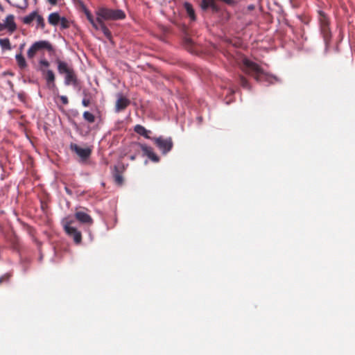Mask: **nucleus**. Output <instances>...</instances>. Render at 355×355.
<instances>
[{
	"instance_id": "f257e3e1",
	"label": "nucleus",
	"mask_w": 355,
	"mask_h": 355,
	"mask_svg": "<svg viewBox=\"0 0 355 355\" xmlns=\"http://www.w3.org/2000/svg\"><path fill=\"white\" fill-rule=\"evenodd\" d=\"M241 68L244 73L252 76L258 83L265 81L272 83L274 79L272 76L265 72L258 64L246 58L243 59Z\"/></svg>"
},
{
	"instance_id": "f03ea898",
	"label": "nucleus",
	"mask_w": 355,
	"mask_h": 355,
	"mask_svg": "<svg viewBox=\"0 0 355 355\" xmlns=\"http://www.w3.org/2000/svg\"><path fill=\"white\" fill-rule=\"evenodd\" d=\"M55 62L58 66V73L61 75H65L64 84L66 85H76L78 84V78L73 67L60 59H57Z\"/></svg>"
},
{
	"instance_id": "7ed1b4c3",
	"label": "nucleus",
	"mask_w": 355,
	"mask_h": 355,
	"mask_svg": "<svg viewBox=\"0 0 355 355\" xmlns=\"http://www.w3.org/2000/svg\"><path fill=\"white\" fill-rule=\"evenodd\" d=\"M318 21L320 34L323 37L326 48H327L331 39V32L329 27L330 21L327 15L322 10L318 11Z\"/></svg>"
},
{
	"instance_id": "20e7f679",
	"label": "nucleus",
	"mask_w": 355,
	"mask_h": 355,
	"mask_svg": "<svg viewBox=\"0 0 355 355\" xmlns=\"http://www.w3.org/2000/svg\"><path fill=\"white\" fill-rule=\"evenodd\" d=\"M96 15L102 20H119L125 18V14L122 10L110 9L105 7L99 8L96 10Z\"/></svg>"
},
{
	"instance_id": "39448f33",
	"label": "nucleus",
	"mask_w": 355,
	"mask_h": 355,
	"mask_svg": "<svg viewBox=\"0 0 355 355\" xmlns=\"http://www.w3.org/2000/svg\"><path fill=\"white\" fill-rule=\"evenodd\" d=\"M44 50H46L50 53L54 52L53 45L46 40H40L34 42L27 51V56L29 59L33 58L35 55Z\"/></svg>"
},
{
	"instance_id": "423d86ee",
	"label": "nucleus",
	"mask_w": 355,
	"mask_h": 355,
	"mask_svg": "<svg viewBox=\"0 0 355 355\" xmlns=\"http://www.w3.org/2000/svg\"><path fill=\"white\" fill-rule=\"evenodd\" d=\"M151 139L164 155L171 151L173 146V142L171 137L164 138L163 137H153Z\"/></svg>"
},
{
	"instance_id": "0eeeda50",
	"label": "nucleus",
	"mask_w": 355,
	"mask_h": 355,
	"mask_svg": "<svg viewBox=\"0 0 355 355\" xmlns=\"http://www.w3.org/2000/svg\"><path fill=\"white\" fill-rule=\"evenodd\" d=\"M64 229L66 233L71 237L73 239V241L76 243H80L82 241V235L81 232L78 231L76 227H73L71 225L73 223L72 220H69V218H66L63 221Z\"/></svg>"
},
{
	"instance_id": "6e6552de",
	"label": "nucleus",
	"mask_w": 355,
	"mask_h": 355,
	"mask_svg": "<svg viewBox=\"0 0 355 355\" xmlns=\"http://www.w3.org/2000/svg\"><path fill=\"white\" fill-rule=\"evenodd\" d=\"M70 149L75 152L82 159L85 160L90 156L92 150L89 148H83L76 144L71 143Z\"/></svg>"
},
{
	"instance_id": "1a4fd4ad",
	"label": "nucleus",
	"mask_w": 355,
	"mask_h": 355,
	"mask_svg": "<svg viewBox=\"0 0 355 355\" xmlns=\"http://www.w3.org/2000/svg\"><path fill=\"white\" fill-rule=\"evenodd\" d=\"M42 74L43 76H44L46 81V85L49 88L51 89L55 87V76L54 72L52 70L42 69Z\"/></svg>"
},
{
	"instance_id": "9d476101",
	"label": "nucleus",
	"mask_w": 355,
	"mask_h": 355,
	"mask_svg": "<svg viewBox=\"0 0 355 355\" xmlns=\"http://www.w3.org/2000/svg\"><path fill=\"white\" fill-rule=\"evenodd\" d=\"M130 104V101L126 97L119 95L115 105V111L116 112L124 110Z\"/></svg>"
},
{
	"instance_id": "9b49d317",
	"label": "nucleus",
	"mask_w": 355,
	"mask_h": 355,
	"mask_svg": "<svg viewBox=\"0 0 355 355\" xmlns=\"http://www.w3.org/2000/svg\"><path fill=\"white\" fill-rule=\"evenodd\" d=\"M139 145L144 155L148 156L149 159L155 162H159V157L153 152V150L151 147L141 144H139Z\"/></svg>"
},
{
	"instance_id": "f8f14e48",
	"label": "nucleus",
	"mask_w": 355,
	"mask_h": 355,
	"mask_svg": "<svg viewBox=\"0 0 355 355\" xmlns=\"http://www.w3.org/2000/svg\"><path fill=\"white\" fill-rule=\"evenodd\" d=\"M76 218L81 223L92 225L93 223L92 218L87 213L83 211H78L75 213Z\"/></svg>"
},
{
	"instance_id": "ddd939ff",
	"label": "nucleus",
	"mask_w": 355,
	"mask_h": 355,
	"mask_svg": "<svg viewBox=\"0 0 355 355\" xmlns=\"http://www.w3.org/2000/svg\"><path fill=\"white\" fill-rule=\"evenodd\" d=\"M3 24L5 25L6 28L10 33H12L17 29V25L15 22V17L12 15H8Z\"/></svg>"
},
{
	"instance_id": "4468645a",
	"label": "nucleus",
	"mask_w": 355,
	"mask_h": 355,
	"mask_svg": "<svg viewBox=\"0 0 355 355\" xmlns=\"http://www.w3.org/2000/svg\"><path fill=\"white\" fill-rule=\"evenodd\" d=\"M97 21H98V29L101 30L104 35L109 40H112V33L110 31V30L107 28V27L105 26V23L101 19H99V17H97Z\"/></svg>"
},
{
	"instance_id": "2eb2a0df",
	"label": "nucleus",
	"mask_w": 355,
	"mask_h": 355,
	"mask_svg": "<svg viewBox=\"0 0 355 355\" xmlns=\"http://www.w3.org/2000/svg\"><path fill=\"white\" fill-rule=\"evenodd\" d=\"M134 130L136 133H137L139 135H141L147 139H152L149 137L148 133L150 132V130H146L143 125H136L134 128Z\"/></svg>"
},
{
	"instance_id": "dca6fc26",
	"label": "nucleus",
	"mask_w": 355,
	"mask_h": 355,
	"mask_svg": "<svg viewBox=\"0 0 355 355\" xmlns=\"http://www.w3.org/2000/svg\"><path fill=\"white\" fill-rule=\"evenodd\" d=\"M200 6L203 10H206L209 8H212L213 10H218V8L215 4L214 0H202Z\"/></svg>"
},
{
	"instance_id": "f3484780",
	"label": "nucleus",
	"mask_w": 355,
	"mask_h": 355,
	"mask_svg": "<svg viewBox=\"0 0 355 355\" xmlns=\"http://www.w3.org/2000/svg\"><path fill=\"white\" fill-rule=\"evenodd\" d=\"M184 8H185L187 13L188 16L189 17V18L192 21H195L196 20V14H195V11H194V9H193L192 5L188 2H185L184 3Z\"/></svg>"
},
{
	"instance_id": "a211bd4d",
	"label": "nucleus",
	"mask_w": 355,
	"mask_h": 355,
	"mask_svg": "<svg viewBox=\"0 0 355 355\" xmlns=\"http://www.w3.org/2000/svg\"><path fill=\"white\" fill-rule=\"evenodd\" d=\"M60 18L58 12H52L48 17V21L53 26H57L60 22Z\"/></svg>"
},
{
	"instance_id": "6ab92c4d",
	"label": "nucleus",
	"mask_w": 355,
	"mask_h": 355,
	"mask_svg": "<svg viewBox=\"0 0 355 355\" xmlns=\"http://www.w3.org/2000/svg\"><path fill=\"white\" fill-rule=\"evenodd\" d=\"M84 12H85V14L86 15V17H87V20L92 25V26L95 29H98L97 18L95 19L94 18L93 15H92V13L90 12V11L88 10L87 9H86V8L85 9Z\"/></svg>"
},
{
	"instance_id": "aec40b11",
	"label": "nucleus",
	"mask_w": 355,
	"mask_h": 355,
	"mask_svg": "<svg viewBox=\"0 0 355 355\" xmlns=\"http://www.w3.org/2000/svg\"><path fill=\"white\" fill-rule=\"evenodd\" d=\"M15 59H16L17 65L20 69H23L27 67L26 61L21 53L19 54H17L15 55Z\"/></svg>"
},
{
	"instance_id": "412c9836",
	"label": "nucleus",
	"mask_w": 355,
	"mask_h": 355,
	"mask_svg": "<svg viewBox=\"0 0 355 355\" xmlns=\"http://www.w3.org/2000/svg\"><path fill=\"white\" fill-rule=\"evenodd\" d=\"M114 182L118 185H122L123 182V178L121 173L118 171L117 168L115 167L114 173Z\"/></svg>"
},
{
	"instance_id": "4be33fe9",
	"label": "nucleus",
	"mask_w": 355,
	"mask_h": 355,
	"mask_svg": "<svg viewBox=\"0 0 355 355\" xmlns=\"http://www.w3.org/2000/svg\"><path fill=\"white\" fill-rule=\"evenodd\" d=\"M37 12L36 11L32 12L30 15L24 17L22 19V21L25 24H30L34 19H35V17H37Z\"/></svg>"
},
{
	"instance_id": "5701e85b",
	"label": "nucleus",
	"mask_w": 355,
	"mask_h": 355,
	"mask_svg": "<svg viewBox=\"0 0 355 355\" xmlns=\"http://www.w3.org/2000/svg\"><path fill=\"white\" fill-rule=\"evenodd\" d=\"M239 83H240L241 86L242 87H243L244 89H246L248 90L251 89V86L249 83L248 80L245 77H244L243 75L239 76Z\"/></svg>"
},
{
	"instance_id": "b1692460",
	"label": "nucleus",
	"mask_w": 355,
	"mask_h": 355,
	"mask_svg": "<svg viewBox=\"0 0 355 355\" xmlns=\"http://www.w3.org/2000/svg\"><path fill=\"white\" fill-rule=\"evenodd\" d=\"M83 119L89 123H93L95 121V116L88 111H85L83 114Z\"/></svg>"
},
{
	"instance_id": "393cba45",
	"label": "nucleus",
	"mask_w": 355,
	"mask_h": 355,
	"mask_svg": "<svg viewBox=\"0 0 355 355\" xmlns=\"http://www.w3.org/2000/svg\"><path fill=\"white\" fill-rule=\"evenodd\" d=\"M0 46L3 50H10L11 45L8 38L0 39Z\"/></svg>"
},
{
	"instance_id": "a878e982",
	"label": "nucleus",
	"mask_w": 355,
	"mask_h": 355,
	"mask_svg": "<svg viewBox=\"0 0 355 355\" xmlns=\"http://www.w3.org/2000/svg\"><path fill=\"white\" fill-rule=\"evenodd\" d=\"M35 19H36V21H37V27H40L42 29H43L44 28V26H45V23H44V18L41 15L37 14V17H35Z\"/></svg>"
},
{
	"instance_id": "bb28decb",
	"label": "nucleus",
	"mask_w": 355,
	"mask_h": 355,
	"mask_svg": "<svg viewBox=\"0 0 355 355\" xmlns=\"http://www.w3.org/2000/svg\"><path fill=\"white\" fill-rule=\"evenodd\" d=\"M40 71L42 72V69H46L50 66L49 62L46 59H42L39 62Z\"/></svg>"
},
{
	"instance_id": "cd10ccee",
	"label": "nucleus",
	"mask_w": 355,
	"mask_h": 355,
	"mask_svg": "<svg viewBox=\"0 0 355 355\" xmlns=\"http://www.w3.org/2000/svg\"><path fill=\"white\" fill-rule=\"evenodd\" d=\"M62 28H67L69 27V22L65 17L60 18V22Z\"/></svg>"
},
{
	"instance_id": "c85d7f7f",
	"label": "nucleus",
	"mask_w": 355,
	"mask_h": 355,
	"mask_svg": "<svg viewBox=\"0 0 355 355\" xmlns=\"http://www.w3.org/2000/svg\"><path fill=\"white\" fill-rule=\"evenodd\" d=\"M17 97L19 98V100L22 102V103H26V94L25 92H19L17 94Z\"/></svg>"
},
{
	"instance_id": "c756f323",
	"label": "nucleus",
	"mask_w": 355,
	"mask_h": 355,
	"mask_svg": "<svg viewBox=\"0 0 355 355\" xmlns=\"http://www.w3.org/2000/svg\"><path fill=\"white\" fill-rule=\"evenodd\" d=\"M10 277V275L7 273V274H5L3 275V276H1L0 277V284L3 282H6V281H8L9 278Z\"/></svg>"
},
{
	"instance_id": "7c9ffc66",
	"label": "nucleus",
	"mask_w": 355,
	"mask_h": 355,
	"mask_svg": "<svg viewBox=\"0 0 355 355\" xmlns=\"http://www.w3.org/2000/svg\"><path fill=\"white\" fill-rule=\"evenodd\" d=\"M91 103L90 99L87 98H84L82 100V104L84 107H88Z\"/></svg>"
},
{
	"instance_id": "2f4dec72",
	"label": "nucleus",
	"mask_w": 355,
	"mask_h": 355,
	"mask_svg": "<svg viewBox=\"0 0 355 355\" xmlns=\"http://www.w3.org/2000/svg\"><path fill=\"white\" fill-rule=\"evenodd\" d=\"M60 99L64 105H67L69 103L68 98L66 96H60Z\"/></svg>"
},
{
	"instance_id": "473e14b6",
	"label": "nucleus",
	"mask_w": 355,
	"mask_h": 355,
	"mask_svg": "<svg viewBox=\"0 0 355 355\" xmlns=\"http://www.w3.org/2000/svg\"><path fill=\"white\" fill-rule=\"evenodd\" d=\"M5 29H6L5 25L3 23L0 22V31H3Z\"/></svg>"
},
{
	"instance_id": "72a5a7b5",
	"label": "nucleus",
	"mask_w": 355,
	"mask_h": 355,
	"mask_svg": "<svg viewBox=\"0 0 355 355\" xmlns=\"http://www.w3.org/2000/svg\"><path fill=\"white\" fill-rule=\"evenodd\" d=\"M51 5H55L57 3V0H47Z\"/></svg>"
},
{
	"instance_id": "f704fd0d",
	"label": "nucleus",
	"mask_w": 355,
	"mask_h": 355,
	"mask_svg": "<svg viewBox=\"0 0 355 355\" xmlns=\"http://www.w3.org/2000/svg\"><path fill=\"white\" fill-rule=\"evenodd\" d=\"M130 159H132V160L135 159V155H131L130 156Z\"/></svg>"
},
{
	"instance_id": "c9c22d12",
	"label": "nucleus",
	"mask_w": 355,
	"mask_h": 355,
	"mask_svg": "<svg viewBox=\"0 0 355 355\" xmlns=\"http://www.w3.org/2000/svg\"><path fill=\"white\" fill-rule=\"evenodd\" d=\"M6 1H8V2H10V1H9V0H6Z\"/></svg>"
}]
</instances>
